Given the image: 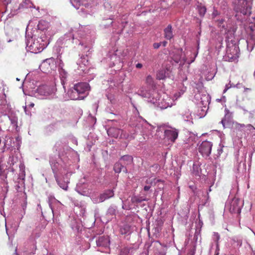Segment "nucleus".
I'll return each mask as SVG.
<instances>
[{
	"mask_svg": "<svg viewBox=\"0 0 255 255\" xmlns=\"http://www.w3.org/2000/svg\"><path fill=\"white\" fill-rule=\"evenodd\" d=\"M47 46V42L42 37L33 39L31 37L26 42V47L32 53H38L42 51Z\"/></svg>",
	"mask_w": 255,
	"mask_h": 255,
	"instance_id": "nucleus-1",
	"label": "nucleus"
},
{
	"mask_svg": "<svg viewBox=\"0 0 255 255\" xmlns=\"http://www.w3.org/2000/svg\"><path fill=\"white\" fill-rule=\"evenodd\" d=\"M233 5L234 10L236 12L244 15L251 13V2L249 0H234Z\"/></svg>",
	"mask_w": 255,
	"mask_h": 255,
	"instance_id": "nucleus-2",
	"label": "nucleus"
},
{
	"mask_svg": "<svg viewBox=\"0 0 255 255\" xmlns=\"http://www.w3.org/2000/svg\"><path fill=\"white\" fill-rule=\"evenodd\" d=\"M239 48L237 46L232 44L231 46H227L226 54L224 56V59L226 61L232 62L239 57Z\"/></svg>",
	"mask_w": 255,
	"mask_h": 255,
	"instance_id": "nucleus-3",
	"label": "nucleus"
},
{
	"mask_svg": "<svg viewBox=\"0 0 255 255\" xmlns=\"http://www.w3.org/2000/svg\"><path fill=\"white\" fill-rule=\"evenodd\" d=\"M243 205V203L240 199L234 198L226 205V207L229 208L230 212L232 213L240 214Z\"/></svg>",
	"mask_w": 255,
	"mask_h": 255,
	"instance_id": "nucleus-4",
	"label": "nucleus"
},
{
	"mask_svg": "<svg viewBox=\"0 0 255 255\" xmlns=\"http://www.w3.org/2000/svg\"><path fill=\"white\" fill-rule=\"evenodd\" d=\"M137 94L143 98L147 99L148 102L154 104L157 102V97H154L155 95H157V93L153 92L151 94L144 87H141L138 91Z\"/></svg>",
	"mask_w": 255,
	"mask_h": 255,
	"instance_id": "nucleus-5",
	"label": "nucleus"
},
{
	"mask_svg": "<svg viewBox=\"0 0 255 255\" xmlns=\"http://www.w3.org/2000/svg\"><path fill=\"white\" fill-rule=\"evenodd\" d=\"M212 146L211 142L203 141L199 147V151L203 156L208 157L211 154Z\"/></svg>",
	"mask_w": 255,
	"mask_h": 255,
	"instance_id": "nucleus-6",
	"label": "nucleus"
},
{
	"mask_svg": "<svg viewBox=\"0 0 255 255\" xmlns=\"http://www.w3.org/2000/svg\"><path fill=\"white\" fill-rule=\"evenodd\" d=\"M39 67L44 73L49 72L50 70L53 69L55 67L54 59L51 58L45 60L40 65Z\"/></svg>",
	"mask_w": 255,
	"mask_h": 255,
	"instance_id": "nucleus-7",
	"label": "nucleus"
},
{
	"mask_svg": "<svg viewBox=\"0 0 255 255\" xmlns=\"http://www.w3.org/2000/svg\"><path fill=\"white\" fill-rule=\"evenodd\" d=\"M87 183H79L76 188V191L80 195L85 196H89L92 192V190L89 188Z\"/></svg>",
	"mask_w": 255,
	"mask_h": 255,
	"instance_id": "nucleus-8",
	"label": "nucleus"
},
{
	"mask_svg": "<svg viewBox=\"0 0 255 255\" xmlns=\"http://www.w3.org/2000/svg\"><path fill=\"white\" fill-rule=\"evenodd\" d=\"M76 90H77L78 93L82 96H85L88 94V91L90 89V87L88 83L81 82L74 85Z\"/></svg>",
	"mask_w": 255,
	"mask_h": 255,
	"instance_id": "nucleus-9",
	"label": "nucleus"
},
{
	"mask_svg": "<svg viewBox=\"0 0 255 255\" xmlns=\"http://www.w3.org/2000/svg\"><path fill=\"white\" fill-rule=\"evenodd\" d=\"M225 115L220 123L222 124L224 128L230 126L233 122V114L229 110L226 108L225 110Z\"/></svg>",
	"mask_w": 255,
	"mask_h": 255,
	"instance_id": "nucleus-10",
	"label": "nucleus"
},
{
	"mask_svg": "<svg viewBox=\"0 0 255 255\" xmlns=\"http://www.w3.org/2000/svg\"><path fill=\"white\" fill-rule=\"evenodd\" d=\"M166 138L170 141L174 142L178 136V130L175 128H171L164 131Z\"/></svg>",
	"mask_w": 255,
	"mask_h": 255,
	"instance_id": "nucleus-11",
	"label": "nucleus"
},
{
	"mask_svg": "<svg viewBox=\"0 0 255 255\" xmlns=\"http://www.w3.org/2000/svg\"><path fill=\"white\" fill-rule=\"evenodd\" d=\"M67 94L69 98L73 100L83 99L85 97V96L80 95L74 86L68 91Z\"/></svg>",
	"mask_w": 255,
	"mask_h": 255,
	"instance_id": "nucleus-12",
	"label": "nucleus"
},
{
	"mask_svg": "<svg viewBox=\"0 0 255 255\" xmlns=\"http://www.w3.org/2000/svg\"><path fill=\"white\" fill-rule=\"evenodd\" d=\"M37 92L40 95L47 97L50 95L53 91L49 86L43 85L37 88Z\"/></svg>",
	"mask_w": 255,
	"mask_h": 255,
	"instance_id": "nucleus-13",
	"label": "nucleus"
},
{
	"mask_svg": "<svg viewBox=\"0 0 255 255\" xmlns=\"http://www.w3.org/2000/svg\"><path fill=\"white\" fill-rule=\"evenodd\" d=\"M114 196V191L112 190H108L101 194L99 198V201H96L95 203L103 202L105 200L113 197Z\"/></svg>",
	"mask_w": 255,
	"mask_h": 255,
	"instance_id": "nucleus-14",
	"label": "nucleus"
},
{
	"mask_svg": "<svg viewBox=\"0 0 255 255\" xmlns=\"http://www.w3.org/2000/svg\"><path fill=\"white\" fill-rule=\"evenodd\" d=\"M19 173L18 174V178L19 180L21 181V182L19 183L21 185V186H24V180H25V165L23 163L20 162L19 165Z\"/></svg>",
	"mask_w": 255,
	"mask_h": 255,
	"instance_id": "nucleus-15",
	"label": "nucleus"
},
{
	"mask_svg": "<svg viewBox=\"0 0 255 255\" xmlns=\"http://www.w3.org/2000/svg\"><path fill=\"white\" fill-rule=\"evenodd\" d=\"M97 246L107 248L110 245V240L108 237H99L96 240Z\"/></svg>",
	"mask_w": 255,
	"mask_h": 255,
	"instance_id": "nucleus-16",
	"label": "nucleus"
},
{
	"mask_svg": "<svg viewBox=\"0 0 255 255\" xmlns=\"http://www.w3.org/2000/svg\"><path fill=\"white\" fill-rule=\"evenodd\" d=\"M121 132V130L120 129L112 127L109 128L107 130L108 134L109 136L117 138L120 135V134Z\"/></svg>",
	"mask_w": 255,
	"mask_h": 255,
	"instance_id": "nucleus-17",
	"label": "nucleus"
},
{
	"mask_svg": "<svg viewBox=\"0 0 255 255\" xmlns=\"http://www.w3.org/2000/svg\"><path fill=\"white\" fill-rule=\"evenodd\" d=\"M18 161V158L16 156H10L7 161V164L9 165L11 169V171L14 172L15 169L14 167L15 164L17 163Z\"/></svg>",
	"mask_w": 255,
	"mask_h": 255,
	"instance_id": "nucleus-18",
	"label": "nucleus"
},
{
	"mask_svg": "<svg viewBox=\"0 0 255 255\" xmlns=\"http://www.w3.org/2000/svg\"><path fill=\"white\" fill-rule=\"evenodd\" d=\"M55 178L56 181V182L57 183L58 185L60 187V188H61L62 189L65 191H67L68 190V184L69 183L68 180L65 181L64 180L60 179L58 178V176H57L56 177H55Z\"/></svg>",
	"mask_w": 255,
	"mask_h": 255,
	"instance_id": "nucleus-19",
	"label": "nucleus"
},
{
	"mask_svg": "<svg viewBox=\"0 0 255 255\" xmlns=\"http://www.w3.org/2000/svg\"><path fill=\"white\" fill-rule=\"evenodd\" d=\"M164 37L167 39H171L173 37V34L171 24H169L167 27L164 29Z\"/></svg>",
	"mask_w": 255,
	"mask_h": 255,
	"instance_id": "nucleus-20",
	"label": "nucleus"
},
{
	"mask_svg": "<svg viewBox=\"0 0 255 255\" xmlns=\"http://www.w3.org/2000/svg\"><path fill=\"white\" fill-rule=\"evenodd\" d=\"M114 169L116 173H120L122 170L124 172H127V168L120 162H117L115 163Z\"/></svg>",
	"mask_w": 255,
	"mask_h": 255,
	"instance_id": "nucleus-21",
	"label": "nucleus"
},
{
	"mask_svg": "<svg viewBox=\"0 0 255 255\" xmlns=\"http://www.w3.org/2000/svg\"><path fill=\"white\" fill-rule=\"evenodd\" d=\"M183 119L187 122L192 124V118L191 114L189 110L185 111V113L182 115Z\"/></svg>",
	"mask_w": 255,
	"mask_h": 255,
	"instance_id": "nucleus-22",
	"label": "nucleus"
},
{
	"mask_svg": "<svg viewBox=\"0 0 255 255\" xmlns=\"http://www.w3.org/2000/svg\"><path fill=\"white\" fill-rule=\"evenodd\" d=\"M120 232L123 235H128L131 233V227L129 225L125 224L121 227Z\"/></svg>",
	"mask_w": 255,
	"mask_h": 255,
	"instance_id": "nucleus-23",
	"label": "nucleus"
},
{
	"mask_svg": "<svg viewBox=\"0 0 255 255\" xmlns=\"http://www.w3.org/2000/svg\"><path fill=\"white\" fill-rule=\"evenodd\" d=\"M120 159L124 162V164L125 165L130 164L132 163L133 161L132 157L129 155H124Z\"/></svg>",
	"mask_w": 255,
	"mask_h": 255,
	"instance_id": "nucleus-24",
	"label": "nucleus"
},
{
	"mask_svg": "<svg viewBox=\"0 0 255 255\" xmlns=\"http://www.w3.org/2000/svg\"><path fill=\"white\" fill-rule=\"evenodd\" d=\"M50 163L51 164V168L54 173V177H56L57 175L58 168L59 166V164L58 162H55L54 161H50Z\"/></svg>",
	"mask_w": 255,
	"mask_h": 255,
	"instance_id": "nucleus-25",
	"label": "nucleus"
},
{
	"mask_svg": "<svg viewBox=\"0 0 255 255\" xmlns=\"http://www.w3.org/2000/svg\"><path fill=\"white\" fill-rule=\"evenodd\" d=\"M117 207L115 205L111 206L107 212V215L115 216L117 213Z\"/></svg>",
	"mask_w": 255,
	"mask_h": 255,
	"instance_id": "nucleus-26",
	"label": "nucleus"
},
{
	"mask_svg": "<svg viewBox=\"0 0 255 255\" xmlns=\"http://www.w3.org/2000/svg\"><path fill=\"white\" fill-rule=\"evenodd\" d=\"M201 172V168L200 167V166L199 164L198 163H194L193 165V173L195 175H199V174Z\"/></svg>",
	"mask_w": 255,
	"mask_h": 255,
	"instance_id": "nucleus-27",
	"label": "nucleus"
},
{
	"mask_svg": "<svg viewBox=\"0 0 255 255\" xmlns=\"http://www.w3.org/2000/svg\"><path fill=\"white\" fill-rule=\"evenodd\" d=\"M70 39H72V41H73L74 39V34L73 29H71L69 32L64 35V39L65 40L67 41L68 40H70Z\"/></svg>",
	"mask_w": 255,
	"mask_h": 255,
	"instance_id": "nucleus-28",
	"label": "nucleus"
},
{
	"mask_svg": "<svg viewBox=\"0 0 255 255\" xmlns=\"http://www.w3.org/2000/svg\"><path fill=\"white\" fill-rule=\"evenodd\" d=\"M113 23L112 19H109L107 20H103V22L101 24V26L104 28H107L111 25Z\"/></svg>",
	"mask_w": 255,
	"mask_h": 255,
	"instance_id": "nucleus-29",
	"label": "nucleus"
},
{
	"mask_svg": "<svg viewBox=\"0 0 255 255\" xmlns=\"http://www.w3.org/2000/svg\"><path fill=\"white\" fill-rule=\"evenodd\" d=\"M120 138H125L128 140H131L132 138L131 136H130L128 133L125 132L123 130H121V132L120 134Z\"/></svg>",
	"mask_w": 255,
	"mask_h": 255,
	"instance_id": "nucleus-30",
	"label": "nucleus"
},
{
	"mask_svg": "<svg viewBox=\"0 0 255 255\" xmlns=\"http://www.w3.org/2000/svg\"><path fill=\"white\" fill-rule=\"evenodd\" d=\"M156 77L159 80L164 79L166 77L165 70H159L156 74Z\"/></svg>",
	"mask_w": 255,
	"mask_h": 255,
	"instance_id": "nucleus-31",
	"label": "nucleus"
},
{
	"mask_svg": "<svg viewBox=\"0 0 255 255\" xmlns=\"http://www.w3.org/2000/svg\"><path fill=\"white\" fill-rule=\"evenodd\" d=\"M48 202L49 205L51 209L53 211V208H52V203H53L54 202H58V201H57L55 198V197L53 196H52V195H49L48 196Z\"/></svg>",
	"mask_w": 255,
	"mask_h": 255,
	"instance_id": "nucleus-32",
	"label": "nucleus"
},
{
	"mask_svg": "<svg viewBox=\"0 0 255 255\" xmlns=\"http://www.w3.org/2000/svg\"><path fill=\"white\" fill-rule=\"evenodd\" d=\"M240 84L239 83H238L236 85H235V84H231V82H230V83L228 84H227L226 85V87H225V89H224V91H223V93H225L226 92V91L229 89H230V88L231 87H237V88H240Z\"/></svg>",
	"mask_w": 255,
	"mask_h": 255,
	"instance_id": "nucleus-33",
	"label": "nucleus"
},
{
	"mask_svg": "<svg viewBox=\"0 0 255 255\" xmlns=\"http://www.w3.org/2000/svg\"><path fill=\"white\" fill-rule=\"evenodd\" d=\"M198 12L201 16H203L206 13V8L205 6H200L198 7Z\"/></svg>",
	"mask_w": 255,
	"mask_h": 255,
	"instance_id": "nucleus-34",
	"label": "nucleus"
},
{
	"mask_svg": "<svg viewBox=\"0 0 255 255\" xmlns=\"http://www.w3.org/2000/svg\"><path fill=\"white\" fill-rule=\"evenodd\" d=\"M146 82L147 84L149 85H152L153 84V78L150 75H148L147 76L146 79Z\"/></svg>",
	"mask_w": 255,
	"mask_h": 255,
	"instance_id": "nucleus-35",
	"label": "nucleus"
},
{
	"mask_svg": "<svg viewBox=\"0 0 255 255\" xmlns=\"http://www.w3.org/2000/svg\"><path fill=\"white\" fill-rule=\"evenodd\" d=\"M132 200L133 202H135L136 203H140L142 201H144L145 199H143L141 197L139 198V197H134V198H133L132 199Z\"/></svg>",
	"mask_w": 255,
	"mask_h": 255,
	"instance_id": "nucleus-36",
	"label": "nucleus"
},
{
	"mask_svg": "<svg viewBox=\"0 0 255 255\" xmlns=\"http://www.w3.org/2000/svg\"><path fill=\"white\" fill-rule=\"evenodd\" d=\"M173 58L176 63H178L181 60L182 56L180 55H178L177 56L174 55Z\"/></svg>",
	"mask_w": 255,
	"mask_h": 255,
	"instance_id": "nucleus-37",
	"label": "nucleus"
},
{
	"mask_svg": "<svg viewBox=\"0 0 255 255\" xmlns=\"http://www.w3.org/2000/svg\"><path fill=\"white\" fill-rule=\"evenodd\" d=\"M213 239L216 242L218 241V240L220 239V235L218 233H214Z\"/></svg>",
	"mask_w": 255,
	"mask_h": 255,
	"instance_id": "nucleus-38",
	"label": "nucleus"
},
{
	"mask_svg": "<svg viewBox=\"0 0 255 255\" xmlns=\"http://www.w3.org/2000/svg\"><path fill=\"white\" fill-rule=\"evenodd\" d=\"M36 250V247L35 245L33 244L32 248V251L30 253H28V255H34L35 254V252Z\"/></svg>",
	"mask_w": 255,
	"mask_h": 255,
	"instance_id": "nucleus-39",
	"label": "nucleus"
},
{
	"mask_svg": "<svg viewBox=\"0 0 255 255\" xmlns=\"http://www.w3.org/2000/svg\"><path fill=\"white\" fill-rule=\"evenodd\" d=\"M23 108H24V112H25L26 115H27L28 116H31V112L27 110V108L26 106H24Z\"/></svg>",
	"mask_w": 255,
	"mask_h": 255,
	"instance_id": "nucleus-40",
	"label": "nucleus"
},
{
	"mask_svg": "<svg viewBox=\"0 0 255 255\" xmlns=\"http://www.w3.org/2000/svg\"><path fill=\"white\" fill-rule=\"evenodd\" d=\"M223 147L224 146L220 145V147L218 149V156H219L222 153Z\"/></svg>",
	"mask_w": 255,
	"mask_h": 255,
	"instance_id": "nucleus-41",
	"label": "nucleus"
},
{
	"mask_svg": "<svg viewBox=\"0 0 255 255\" xmlns=\"http://www.w3.org/2000/svg\"><path fill=\"white\" fill-rule=\"evenodd\" d=\"M60 75L62 78H65L67 76V73L64 70H62Z\"/></svg>",
	"mask_w": 255,
	"mask_h": 255,
	"instance_id": "nucleus-42",
	"label": "nucleus"
},
{
	"mask_svg": "<svg viewBox=\"0 0 255 255\" xmlns=\"http://www.w3.org/2000/svg\"><path fill=\"white\" fill-rule=\"evenodd\" d=\"M224 21V20L223 19H219L218 20V25L220 27H224V26L223 25H222V24L223 23Z\"/></svg>",
	"mask_w": 255,
	"mask_h": 255,
	"instance_id": "nucleus-43",
	"label": "nucleus"
},
{
	"mask_svg": "<svg viewBox=\"0 0 255 255\" xmlns=\"http://www.w3.org/2000/svg\"><path fill=\"white\" fill-rule=\"evenodd\" d=\"M161 45L160 43H154L153 45V46L154 48L157 49Z\"/></svg>",
	"mask_w": 255,
	"mask_h": 255,
	"instance_id": "nucleus-44",
	"label": "nucleus"
},
{
	"mask_svg": "<svg viewBox=\"0 0 255 255\" xmlns=\"http://www.w3.org/2000/svg\"><path fill=\"white\" fill-rule=\"evenodd\" d=\"M4 172L3 167L2 164L0 165V175H2Z\"/></svg>",
	"mask_w": 255,
	"mask_h": 255,
	"instance_id": "nucleus-45",
	"label": "nucleus"
},
{
	"mask_svg": "<svg viewBox=\"0 0 255 255\" xmlns=\"http://www.w3.org/2000/svg\"><path fill=\"white\" fill-rule=\"evenodd\" d=\"M135 67L137 69H140L142 67V64L141 63H137L135 65Z\"/></svg>",
	"mask_w": 255,
	"mask_h": 255,
	"instance_id": "nucleus-46",
	"label": "nucleus"
},
{
	"mask_svg": "<svg viewBox=\"0 0 255 255\" xmlns=\"http://www.w3.org/2000/svg\"><path fill=\"white\" fill-rule=\"evenodd\" d=\"M150 187L151 186L149 185H146L144 187V190L145 191H147L150 189Z\"/></svg>",
	"mask_w": 255,
	"mask_h": 255,
	"instance_id": "nucleus-47",
	"label": "nucleus"
},
{
	"mask_svg": "<svg viewBox=\"0 0 255 255\" xmlns=\"http://www.w3.org/2000/svg\"><path fill=\"white\" fill-rule=\"evenodd\" d=\"M217 249L216 250V251H215V255H219V249H218V243H217Z\"/></svg>",
	"mask_w": 255,
	"mask_h": 255,
	"instance_id": "nucleus-48",
	"label": "nucleus"
},
{
	"mask_svg": "<svg viewBox=\"0 0 255 255\" xmlns=\"http://www.w3.org/2000/svg\"><path fill=\"white\" fill-rule=\"evenodd\" d=\"M246 127L247 128H248L250 129H251V128L255 129V128L251 124H248L247 126H246Z\"/></svg>",
	"mask_w": 255,
	"mask_h": 255,
	"instance_id": "nucleus-49",
	"label": "nucleus"
},
{
	"mask_svg": "<svg viewBox=\"0 0 255 255\" xmlns=\"http://www.w3.org/2000/svg\"><path fill=\"white\" fill-rule=\"evenodd\" d=\"M146 126H147V128L149 129V130H151L152 128V126L147 123H146Z\"/></svg>",
	"mask_w": 255,
	"mask_h": 255,
	"instance_id": "nucleus-50",
	"label": "nucleus"
},
{
	"mask_svg": "<svg viewBox=\"0 0 255 255\" xmlns=\"http://www.w3.org/2000/svg\"><path fill=\"white\" fill-rule=\"evenodd\" d=\"M237 125L238 128H243L246 127V126L244 124H238Z\"/></svg>",
	"mask_w": 255,
	"mask_h": 255,
	"instance_id": "nucleus-51",
	"label": "nucleus"
},
{
	"mask_svg": "<svg viewBox=\"0 0 255 255\" xmlns=\"http://www.w3.org/2000/svg\"><path fill=\"white\" fill-rule=\"evenodd\" d=\"M217 15H218V12L217 10L214 11V12H213V15L214 16H216Z\"/></svg>",
	"mask_w": 255,
	"mask_h": 255,
	"instance_id": "nucleus-52",
	"label": "nucleus"
},
{
	"mask_svg": "<svg viewBox=\"0 0 255 255\" xmlns=\"http://www.w3.org/2000/svg\"><path fill=\"white\" fill-rule=\"evenodd\" d=\"M19 182H21V181H20V180H19V181H18V185H16V187H17V189H19V188H21V187H23V186H21V185H20V184L19 183Z\"/></svg>",
	"mask_w": 255,
	"mask_h": 255,
	"instance_id": "nucleus-53",
	"label": "nucleus"
},
{
	"mask_svg": "<svg viewBox=\"0 0 255 255\" xmlns=\"http://www.w3.org/2000/svg\"><path fill=\"white\" fill-rule=\"evenodd\" d=\"M34 106V104L33 103H31V104H30L29 105H28V108H33Z\"/></svg>",
	"mask_w": 255,
	"mask_h": 255,
	"instance_id": "nucleus-54",
	"label": "nucleus"
},
{
	"mask_svg": "<svg viewBox=\"0 0 255 255\" xmlns=\"http://www.w3.org/2000/svg\"><path fill=\"white\" fill-rule=\"evenodd\" d=\"M212 191V189H211V186L210 187L209 190H208V191L207 192V196H208V198H209V192H211Z\"/></svg>",
	"mask_w": 255,
	"mask_h": 255,
	"instance_id": "nucleus-55",
	"label": "nucleus"
},
{
	"mask_svg": "<svg viewBox=\"0 0 255 255\" xmlns=\"http://www.w3.org/2000/svg\"><path fill=\"white\" fill-rule=\"evenodd\" d=\"M194 254L195 252L194 251H191L189 253V255H194Z\"/></svg>",
	"mask_w": 255,
	"mask_h": 255,
	"instance_id": "nucleus-56",
	"label": "nucleus"
},
{
	"mask_svg": "<svg viewBox=\"0 0 255 255\" xmlns=\"http://www.w3.org/2000/svg\"><path fill=\"white\" fill-rule=\"evenodd\" d=\"M41 22H40L39 23L38 25V29H41V27H40V24H41Z\"/></svg>",
	"mask_w": 255,
	"mask_h": 255,
	"instance_id": "nucleus-57",
	"label": "nucleus"
},
{
	"mask_svg": "<svg viewBox=\"0 0 255 255\" xmlns=\"http://www.w3.org/2000/svg\"><path fill=\"white\" fill-rule=\"evenodd\" d=\"M191 0H184L185 1H186V2H189Z\"/></svg>",
	"mask_w": 255,
	"mask_h": 255,
	"instance_id": "nucleus-58",
	"label": "nucleus"
},
{
	"mask_svg": "<svg viewBox=\"0 0 255 255\" xmlns=\"http://www.w3.org/2000/svg\"><path fill=\"white\" fill-rule=\"evenodd\" d=\"M2 162V158H1L0 159V165L1 164V163Z\"/></svg>",
	"mask_w": 255,
	"mask_h": 255,
	"instance_id": "nucleus-59",
	"label": "nucleus"
},
{
	"mask_svg": "<svg viewBox=\"0 0 255 255\" xmlns=\"http://www.w3.org/2000/svg\"><path fill=\"white\" fill-rule=\"evenodd\" d=\"M166 43H167V42H166V41L163 42V45H164V46H165V45H166Z\"/></svg>",
	"mask_w": 255,
	"mask_h": 255,
	"instance_id": "nucleus-60",
	"label": "nucleus"
},
{
	"mask_svg": "<svg viewBox=\"0 0 255 255\" xmlns=\"http://www.w3.org/2000/svg\"><path fill=\"white\" fill-rule=\"evenodd\" d=\"M157 181H158V182H161V180H157Z\"/></svg>",
	"mask_w": 255,
	"mask_h": 255,
	"instance_id": "nucleus-61",
	"label": "nucleus"
},
{
	"mask_svg": "<svg viewBox=\"0 0 255 255\" xmlns=\"http://www.w3.org/2000/svg\"><path fill=\"white\" fill-rule=\"evenodd\" d=\"M143 133H145L146 131H143Z\"/></svg>",
	"mask_w": 255,
	"mask_h": 255,
	"instance_id": "nucleus-62",
	"label": "nucleus"
},
{
	"mask_svg": "<svg viewBox=\"0 0 255 255\" xmlns=\"http://www.w3.org/2000/svg\"><path fill=\"white\" fill-rule=\"evenodd\" d=\"M122 208H123V209H124V205H123Z\"/></svg>",
	"mask_w": 255,
	"mask_h": 255,
	"instance_id": "nucleus-63",
	"label": "nucleus"
},
{
	"mask_svg": "<svg viewBox=\"0 0 255 255\" xmlns=\"http://www.w3.org/2000/svg\"><path fill=\"white\" fill-rule=\"evenodd\" d=\"M242 245V243L240 244V246H241Z\"/></svg>",
	"mask_w": 255,
	"mask_h": 255,
	"instance_id": "nucleus-64",
	"label": "nucleus"
}]
</instances>
